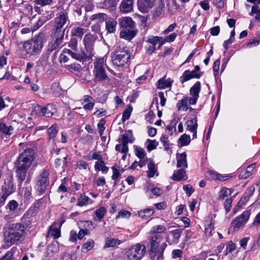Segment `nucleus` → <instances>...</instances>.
<instances>
[{
	"mask_svg": "<svg viewBox=\"0 0 260 260\" xmlns=\"http://www.w3.org/2000/svg\"><path fill=\"white\" fill-rule=\"evenodd\" d=\"M59 12L54 19V22L51 31V41L48 43L46 53L49 55L53 51H58L64 45L63 39L66 27L70 24L68 8L64 9L62 6L58 8Z\"/></svg>",
	"mask_w": 260,
	"mask_h": 260,
	"instance_id": "1",
	"label": "nucleus"
},
{
	"mask_svg": "<svg viewBox=\"0 0 260 260\" xmlns=\"http://www.w3.org/2000/svg\"><path fill=\"white\" fill-rule=\"evenodd\" d=\"M34 151L26 149L18 157L15 162L16 176L21 183L25 179L26 173L34 159Z\"/></svg>",
	"mask_w": 260,
	"mask_h": 260,
	"instance_id": "2",
	"label": "nucleus"
},
{
	"mask_svg": "<svg viewBox=\"0 0 260 260\" xmlns=\"http://www.w3.org/2000/svg\"><path fill=\"white\" fill-rule=\"evenodd\" d=\"M45 40V34L39 33L23 43V50L29 56H37L42 52Z\"/></svg>",
	"mask_w": 260,
	"mask_h": 260,
	"instance_id": "3",
	"label": "nucleus"
},
{
	"mask_svg": "<svg viewBox=\"0 0 260 260\" xmlns=\"http://www.w3.org/2000/svg\"><path fill=\"white\" fill-rule=\"evenodd\" d=\"M26 228L24 224L21 223L11 224L5 234V240L6 243H10L11 245L17 244L24 236Z\"/></svg>",
	"mask_w": 260,
	"mask_h": 260,
	"instance_id": "4",
	"label": "nucleus"
},
{
	"mask_svg": "<svg viewBox=\"0 0 260 260\" xmlns=\"http://www.w3.org/2000/svg\"><path fill=\"white\" fill-rule=\"evenodd\" d=\"M162 237L159 235H155L150 239V255L152 260H163L164 251L167 245L166 243L160 245Z\"/></svg>",
	"mask_w": 260,
	"mask_h": 260,
	"instance_id": "5",
	"label": "nucleus"
},
{
	"mask_svg": "<svg viewBox=\"0 0 260 260\" xmlns=\"http://www.w3.org/2000/svg\"><path fill=\"white\" fill-rule=\"evenodd\" d=\"M131 55L126 47L117 46L111 56V61L115 68L123 67L130 59Z\"/></svg>",
	"mask_w": 260,
	"mask_h": 260,
	"instance_id": "6",
	"label": "nucleus"
},
{
	"mask_svg": "<svg viewBox=\"0 0 260 260\" xmlns=\"http://www.w3.org/2000/svg\"><path fill=\"white\" fill-rule=\"evenodd\" d=\"M93 73L94 82H100L108 79V76L104 68V60L103 58H100L94 63Z\"/></svg>",
	"mask_w": 260,
	"mask_h": 260,
	"instance_id": "7",
	"label": "nucleus"
},
{
	"mask_svg": "<svg viewBox=\"0 0 260 260\" xmlns=\"http://www.w3.org/2000/svg\"><path fill=\"white\" fill-rule=\"evenodd\" d=\"M146 247L140 244H137L126 251L127 260H141L145 252Z\"/></svg>",
	"mask_w": 260,
	"mask_h": 260,
	"instance_id": "8",
	"label": "nucleus"
},
{
	"mask_svg": "<svg viewBox=\"0 0 260 260\" xmlns=\"http://www.w3.org/2000/svg\"><path fill=\"white\" fill-rule=\"evenodd\" d=\"M49 172L44 170L37 177L36 188L40 194L44 193L49 185Z\"/></svg>",
	"mask_w": 260,
	"mask_h": 260,
	"instance_id": "9",
	"label": "nucleus"
},
{
	"mask_svg": "<svg viewBox=\"0 0 260 260\" xmlns=\"http://www.w3.org/2000/svg\"><path fill=\"white\" fill-rule=\"evenodd\" d=\"M67 52L71 55V56L80 61H84L88 60L92 56L85 49H81L80 50L77 49L76 50H67Z\"/></svg>",
	"mask_w": 260,
	"mask_h": 260,
	"instance_id": "10",
	"label": "nucleus"
},
{
	"mask_svg": "<svg viewBox=\"0 0 260 260\" xmlns=\"http://www.w3.org/2000/svg\"><path fill=\"white\" fill-rule=\"evenodd\" d=\"M97 36L91 34H86L83 39L84 49L89 53L91 56L94 54V45Z\"/></svg>",
	"mask_w": 260,
	"mask_h": 260,
	"instance_id": "11",
	"label": "nucleus"
},
{
	"mask_svg": "<svg viewBox=\"0 0 260 260\" xmlns=\"http://www.w3.org/2000/svg\"><path fill=\"white\" fill-rule=\"evenodd\" d=\"M250 213L245 211L241 215L237 217L232 222V226L235 230L238 231L241 227L243 226L249 219Z\"/></svg>",
	"mask_w": 260,
	"mask_h": 260,
	"instance_id": "12",
	"label": "nucleus"
},
{
	"mask_svg": "<svg viewBox=\"0 0 260 260\" xmlns=\"http://www.w3.org/2000/svg\"><path fill=\"white\" fill-rule=\"evenodd\" d=\"M255 191V187L253 185L249 187L245 192H244L243 196L241 197L240 200L238 203L237 208L240 209L243 208L246 205V203L249 200V198L252 196Z\"/></svg>",
	"mask_w": 260,
	"mask_h": 260,
	"instance_id": "13",
	"label": "nucleus"
},
{
	"mask_svg": "<svg viewBox=\"0 0 260 260\" xmlns=\"http://www.w3.org/2000/svg\"><path fill=\"white\" fill-rule=\"evenodd\" d=\"M127 135L123 134L121 137V144L122 148L121 149V152H128V147L127 145L128 143H133L134 141L135 138L133 137L132 131L129 129L127 131Z\"/></svg>",
	"mask_w": 260,
	"mask_h": 260,
	"instance_id": "14",
	"label": "nucleus"
},
{
	"mask_svg": "<svg viewBox=\"0 0 260 260\" xmlns=\"http://www.w3.org/2000/svg\"><path fill=\"white\" fill-rule=\"evenodd\" d=\"M155 0H138L139 10L142 13L148 12L153 6Z\"/></svg>",
	"mask_w": 260,
	"mask_h": 260,
	"instance_id": "15",
	"label": "nucleus"
},
{
	"mask_svg": "<svg viewBox=\"0 0 260 260\" xmlns=\"http://www.w3.org/2000/svg\"><path fill=\"white\" fill-rule=\"evenodd\" d=\"M38 108L41 110L42 115L46 117H51L56 112V108L53 104H49L43 107L38 105Z\"/></svg>",
	"mask_w": 260,
	"mask_h": 260,
	"instance_id": "16",
	"label": "nucleus"
},
{
	"mask_svg": "<svg viewBox=\"0 0 260 260\" xmlns=\"http://www.w3.org/2000/svg\"><path fill=\"white\" fill-rule=\"evenodd\" d=\"M138 31L133 28H123L120 33V37L126 40L130 41L137 34Z\"/></svg>",
	"mask_w": 260,
	"mask_h": 260,
	"instance_id": "17",
	"label": "nucleus"
},
{
	"mask_svg": "<svg viewBox=\"0 0 260 260\" xmlns=\"http://www.w3.org/2000/svg\"><path fill=\"white\" fill-rule=\"evenodd\" d=\"M120 20L119 24L121 27L123 28H134L135 26V23L133 20L132 18L129 17H125Z\"/></svg>",
	"mask_w": 260,
	"mask_h": 260,
	"instance_id": "18",
	"label": "nucleus"
},
{
	"mask_svg": "<svg viewBox=\"0 0 260 260\" xmlns=\"http://www.w3.org/2000/svg\"><path fill=\"white\" fill-rule=\"evenodd\" d=\"M206 174L208 175L210 179L218 180L221 181L226 180L230 177L229 175L223 176L222 175L213 170H209L206 172Z\"/></svg>",
	"mask_w": 260,
	"mask_h": 260,
	"instance_id": "19",
	"label": "nucleus"
},
{
	"mask_svg": "<svg viewBox=\"0 0 260 260\" xmlns=\"http://www.w3.org/2000/svg\"><path fill=\"white\" fill-rule=\"evenodd\" d=\"M134 0H123L120 5V9L121 12L127 13L132 11L133 9Z\"/></svg>",
	"mask_w": 260,
	"mask_h": 260,
	"instance_id": "20",
	"label": "nucleus"
},
{
	"mask_svg": "<svg viewBox=\"0 0 260 260\" xmlns=\"http://www.w3.org/2000/svg\"><path fill=\"white\" fill-rule=\"evenodd\" d=\"M65 68L76 76H79L82 70L81 66L79 63H73L66 65Z\"/></svg>",
	"mask_w": 260,
	"mask_h": 260,
	"instance_id": "21",
	"label": "nucleus"
},
{
	"mask_svg": "<svg viewBox=\"0 0 260 260\" xmlns=\"http://www.w3.org/2000/svg\"><path fill=\"white\" fill-rule=\"evenodd\" d=\"M146 42L152 44V45L155 46L158 43H160L159 47H161L165 44L164 38L158 36H150L146 41Z\"/></svg>",
	"mask_w": 260,
	"mask_h": 260,
	"instance_id": "22",
	"label": "nucleus"
},
{
	"mask_svg": "<svg viewBox=\"0 0 260 260\" xmlns=\"http://www.w3.org/2000/svg\"><path fill=\"white\" fill-rule=\"evenodd\" d=\"M197 117H195L194 118L187 120L185 122V125L186 126V129L187 131L189 132L195 131L196 129H197L198 128V123H197Z\"/></svg>",
	"mask_w": 260,
	"mask_h": 260,
	"instance_id": "23",
	"label": "nucleus"
},
{
	"mask_svg": "<svg viewBox=\"0 0 260 260\" xmlns=\"http://www.w3.org/2000/svg\"><path fill=\"white\" fill-rule=\"evenodd\" d=\"M121 242L117 239L112 237H107L105 239V245L104 248L113 247L119 245Z\"/></svg>",
	"mask_w": 260,
	"mask_h": 260,
	"instance_id": "24",
	"label": "nucleus"
},
{
	"mask_svg": "<svg viewBox=\"0 0 260 260\" xmlns=\"http://www.w3.org/2000/svg\"><path fill=\"white\" fill-rule=\"evenodd\" d=\"M177 167L178 168L183 167L184 168L187 167L186 154L185 152L181 153L177 157Z\"/></svg>",
	"mask_w": 260,
	"mask_h": 260,
	"instance_id": "25",
	"label": "nucleus"
},
{
	"mask_svg": "<svg viewBox=\"0 0 260 260\" xmlns=\"http://www.w3.org/2000/svg\"><path fill=\"white\" fill-rule=\"evenodd\" d=\"M186 172L185 170L180 169L176 171H174L173 175L172 177V179L175 181H180L182 179L184 180L185 177Z\"/></svg>",
	"mask_w": 260,
	"mask_h": 260,
	"instance_id": "26",
	"label": "nucleus"
},
{
	"mask_svg": "<svg viewBox=\"0 0 260 260\" xmlns=\"http://www.w3.org/2000/svg\"><path fill=\"white\" fill-rule=\"evenodd\" d=\"M13 131V127L11 125H7L6 124L0 121V132L6 135H11Z\"/></svg>",
	"mask_w": 260,
	"mask_h": 260,
	"instance_id": "27",
	"label": "nucleus"
},
{
	"mask_svg": "<svg viewBox=\"0 0 260 260\" xmlns=\"http://www.w3.org/2000/svg\"><path fill=\"white\" fill-rule=\"evenodd\" d=\"M154 213L153 208H148L138 212V215L142 218L146 219L152 216Z\"/></svg>",
	"mask_w": 260,
	"mask_h": 260,
	"instance_id": "28",
	"label": "nucleus"
},
{
	"mask_svg": "<svg viewBox=\"0 0 260 260\" xmlns=\"http://www.w3.org/2000/svg\"><path fill=\"white\" fill-rule=\"evenodd\" d=\"M201 85L199 81H197L190 89V94L192 96L199 97Z\"/></svg>",
	"mask_w": 260,
	"mask_h": 260,
	"instance_id": "29",
	"label": "nucleus"
},
{
	"mask_svg": "<svg viewBox=\"0 0 260 260\" xmlns=\"http://www.w3.org/2000/svg\"><path fill=\"white\" fill-rule=\"evenodd\" d=\"M86 29L84 28L80 27H74L71 30V34L72 37H77L82 38V36L85 33Z\"/></svg>",
	"mask_w": 260,
	"mask_h": 260,
	"instance_id": "30",
	"label": "nucleus"
},
{
	"mask_svg": "<svg viewBox=\"0 0 260 260\" xmlns=\"http://www.w3.org/2000/svg\"><path fill=\"white\" fill-rule=\"evenodd\" d=\"M2 192L10 196L14 192V187L13 182L8 181L7 183H5L2 187Z\"/></svg>",
	"mask_w": 260,
	"mask_h": 260,
	"instance_id": "31",
	"label": "nucleus"
},
{
	"mask_svg": "<svg viewBox=\"0 0 260 260\" xmlns=\"http://www.w3.org/2000/svg\"><path fill=\"white\" fill-rule=\"evenodd\" d=\"M115 4L114 1L105 0L103 3H101L100 6L102 8L109 10V11H112L114 10Z\"/></svg>",
	"mask_w": 260,
	"mask_h": 260,
	"instance_id": "32",
	"label": "nucleus"
},
{
	"mask_svg": "<svg viewBox=\"0 0 260 260\" xmlns=\"http://www.w3.org/2000/svg\"><path fill=\"white\" fill-rule=\"evenodd\" d=\"M173 80L170 79L167 80L165 79L164 78L159 79L157 82L158 88H166L170 87L172 86Z\"/></svg>",
	"mask_w": 260,
	"mask_h": 260,
	"instance_id": "33",
	"label": "nucleus"
},
{
	"mask_svg": "<svg viewBox=\"0 0 260 260\" xmlns=\"http://www.w3.org/2000/svg\"><path fill=\"white\" fill-rule=\"evenodd\" d=\"M54 224L50 226L48 233V237H53L54 239H56L60 236V231L56 228L54 227Z\"/></svg>",
	"mask_w": 260,
	"mask_h": 260,
	"instance_id": "34",
	"label": "nucleus"
},
{
	"mask_svg": "<svg viewBox=\"0 0 260 260\" xmlns=\"http://www.w3.org/2000/svg\"><path fill=\"white\" fill-rule=\"evenodd\" d=\"M117 22L114 20H110L106 22V28L109 33H113L116 30Z\"/></svg>",
	"mask_w": 260,
	"mask_h": 260,
	"instance_id": "35",
	"label": "nucleus"
},
{
	"mask_svg": "<svg viewBox=\"0 0 260 260\" xmlns=\"http://www.w3.org/2000/svg\"><path fill=\"white\" fill-rule=\"evenodd\" d=\"M214 229V223L211 221L210 222L206 221L205 234L206 237H210L211 236V232Z\"/></svg>",
	"mask_w": 260,
	"mask_h": 260,
	"instance_id": "36",
	"label": "nucleus"
},
{
	"mask_svg": "<svg viewBox=\"0 0 260 260\" xmlns=\"http://www.w3.org/2000/svg\"><path fill=\"white\" fill-rule=\"evenodd\" d=\"M135 154L139 159L145 158L146 157V153L144 149L139 146H134Z\"/></svg>",
	"mask_w": 260,
	"mask_h": 260,
	"instance_id": "37",
	"label": "nucleus"
},
{
	"mask_svg": "<svg viewBox=\"0 0 260 260\" xmlns=\"http://www.w3.org/2000/svg\"><path fill=\"white\" fill-rule=\"evenodd\" d=\"M94 167L96 170L101 171L104 173H107L109 170L108 167L105 165L104 161L103 160L96 161Z\"/></svg>",
	"mask_w": 260,
	"mask_h": 260,
	"instance_id": "38",
	"label": "nucleus"
},
{
	"mask_svg": "<svg viewBox=\"0 0 260 260\" xmlns=\"http://www.w3.org/2000/svg\"><path fill=\"white\" fill-rule=\"evenodd\" d=\"M178 142L182 146L188 145L190 142V136L185 134L182 135L179 139Z\"/></svg>",
	"mask_w": 260,
	"mask_h": 260,
	"instance_id": "39",
	"label": "nucleus"
},
{
	"mask_svg": "<svg viewBox=\"0 0 260 260\" xmlns=\"http://www.w3.org/2000/svg\"><path fill=\"white\" fill-rule=\"evenodd\" d=\"M193 79L191 74L190 73V70H187L185 71L182 76L180 78V82L183 84L184 82Z\"/></svg>",
	"mask_w": 260,
	"mask_h": 260,
	"instance_id": "40",
	"label": "nucleus"
},
{
	"mask_svg": "<svg viewBox=\"0 0 260 260\" xmlns=\"http://www.w3.org/2000/svg\"><path fill=\"white\" fill-rule=\"evenodd\" d=\"M94 242L92 240H89L84 243L82 247L81 251L82 252L86 253L91 250L94 246Z\"/></svg>",
	"mask_w": 260,
	"mask_h": 260,
	"instance_id": "41",
	"label": "nucleus"
},
{
	"mask_svg": "<svg viewBox=\"0 0 260 260\" xmlns=\"http://www.w3.org/2000/svg\"><path fill=\"white\" fill-rule=\"evenodd\" d=\"M148 170L147 171V176L149 178L153 177L156 171L155 164L152 161H150L148 164Z\"/></svg>",
	"mask_w": 260,
	"mask_h": 260,
	"instance_id": "42",
	"label": "nucleus"
},
{
	"mask_svg": "<svg viewBox=\"0 0 260 260\" xmlns=\"http://www.w3.org/2000/svg\"><path fill=\"white\" fill-rule=\"evenodd\" d=\"M106 213V209L104 207H100V208L96 209L95 211V214L100 221H101L104 218Z\"/></svg>",
	"mask_w": 260,
	"mask_h": 260,
	"instance_id": "43",
	"label": "nucleus"
},
{
	"mask_svg": "<svg viewBox=\"0 0 260 260\" xmlns=\"http://www.w3.org/2000/svg\"><path fill=\"white\" fill-rule=\"evenodd\" d=\"M58 127L57 125L53 124L48 129V136L50 139L54 138L58 133Z\"/></svg>",
	"mask_w": 260,
	"mask_h": 260,
	"instance_id": "44",
	"label": "nucleus"
},
{
	"mask_svg": "<svg viewBox=\"0 0 260 260\" xmlns=\"http://www.w3.org/2000/svg\"><path fill=\"white\" fill-rule=\"evenodd\" d=\"M182 233V230L176 229L172 230L170 232V233L173 236V240L175 243H178L180 238L181 236Z\"/></svg>",
	"mask_w": 260,
	"mask_h": 260,
	"instance_id": "45",
	"label": "nucleus"
},
{
	"mask_svg": "<svg viewBox=\"0 0 260 260\" xmlns=\"http://www.w3.org/2000/svg\"><path fill=\"white\" fill-rule=\"evenodd\" d=\"M132 110L133 108L130 105L124 110L122 116V121L123 122L128 120L129 118Z\"/></svg>",
	"mask_w": 260,
	"mask_h": 260,
	"instance_id": "46",
	"label": "nucleus"
},
{
	"mask_svg": "<svg viewBox=\"0 0 260 260\" xmlns=\"http://www.w3.org/2000/svg\"><path fill=\"white\" fill-rule=\"evenodd\" d=\"M232 190L228 188H223L220 192L219 200H223L225 197L232 194Z\"/></svg>",
	"mask_w": 260,
	"mask_h": 260,
	"instance_id": "47",
	"label": "nucleus"
},
{
	"mask_svg": "<svg viewBox=\"0 0 260 260\" xmlns=\"http://www.w3.org/2000/svg\"><path fill=\"white\" fill-rule=\"evenodd\" d=\"M160 141L162 143L165 150H168L169 149L170 144L169 141V137L167 135H162L160 137Z\"/></svg>",
	"mask_w": 260,
	"mask_h": 260,
	"instance_id": "48",
	"label": "nucleus"
},
{
	"mask_svg": "<svg viewBox=\"0 0 260 260\" xmlns=\"http://www.w3.org/2000/svg\"><path fill=\"white\" fill-rule=\"evenodd\" d=\"M147 142H149V144L147 146L146 148L148 151H151V150L155 149L158 145V142L156 141L155 140H151L150 139H148L147 140Z\"/></svg>",
	"mask_w": 260,
	"mask_h": 260,
	"instance_id": "49",
	"label": "nucleus"
},
{
	"mask_svg": "<svg viewBox=\"0 0 260 260\" xmlns=\"http://www.w3.org/2000/svg\"><path fill=\"white\" fill-rule=\"evenodd\" d=\"M78 41L76 38H72L68 42V47L72 49L71 50H76L78 48Z\"/></svg>",
	"mask_w": 260,
	"mask_h": 260,
	"instance_id": "50",
	"label": "nucleus"
},
{
	"mask_svg": "<svg viewBox=\"0 0 260 260\" xmlns=\"http://www.w3.org/2000/svg\"><path fill=\"white\" fill-rule=\"evenodd\" d=\"M18 207V203L15 200H11L7 205V208L11 211H15Z\"/></svg>",
	"mask_w": 260,
	"mask_h": 260,
	"instance_id": "51",
	"label": "nucleus"
},
{
	"mask_svg": "<svg viewBox=\"0 0 260 260\" xmlns=\"http://www.w3.org/2000/svg\"><path fill=\"white\" fill-rule=\"evenodd\" d=\"M166 230V228L161 225L154 226L151 230L153 233H162Z\"/></svg>",
	"mask_w": 260,
	"mask_h": 260,
	"instance_id": "52",
	"label": "nucleus"
},
{
	"mask_svg": "<svg viewBox=\"0 0 260 260\" xmlns=\"http://www.w3.org/2000/svg\"><path fill=\"white\" fill-rule=\"evenodd\" d=\"M89 200V197L86 196H81L78 200L77 205L81 207L83 206Z\"/></svg>",
	"mask_w": 260,
	"mask_h": 260,
	"instance_id": "53",
	"label": "nucleus"
},
{
	"mask_svg": "<svg viewBox=\"0 0 260 260\" xmlns=\"http://www.w3.org/2000/svg\"><path fill=\"white\" fill-rule=\"evenodd\" d=\"M188 100V98L186 97L181 100H179L178 102L177 106L179 110H181V109H183V108H186L187 107Z\"/></svg>",
	"mask_w": 260,
	"mask_h": 260,
	"instance_id": "54",
	"label": "nucleus"
},
{
	"mask_svg": "<svg viewBox=\"0 0 260 260\" xmlns=\"http://www.w3.org/2000/svg\"><path fill=\"white\" fill-rule=\"evenodd\" d=\"M105 15L104 13H99L92 15L90 19L92 20H97L98 22H102L104 20Z\"/></svg>",
	"mask_w": 260,
	"mask_h": 260,
	"instance_id": "55",
	"label": "nucleus"
},
{
	"mask_svg": "<svg viewBox=\"0 0 260 260\" xmlns=\"http://www.w3.org/2000/svg\"><path fill=\"white\" fill-rule=\"evenodd\" d=\"M14 253L12 250L8 251L6 254L0 258V260H11L13 259Z\"/></svg>",
	"mask_w": 260,
	"mask_h": 260,
	"instance_id": "56",
	"label": "nucleus"
},
{
	"mask_svg": "<svg viewBox=\"0 0 260 260\" xmlns=\"http://www.w3.org/2000/svg\"><path fill=\"white\" fill-rule=\"evenodd\" d=\"M131 215V213L128 211L125 210H121L118 212V215L116 216V218L119 217L125 218L128 217Z\"/></svg>",
	"mask_w": 260,
	"mask_h": 260,
	"instance_id": "57",
	"label": "nucleus"
},
{
	"mask_svg": "<svg viewBox=\"0 0 260 260\" xmlns=\"http://www.w3.org/2000/svg\"><path fill=\"white\" fill-rule=\"evenodd\" d=\"M177 124V121L175 119H173L170 124L167 126V129L172 132V134L173 133V131H176V125Z\"/></svg>",
	"mask_w": 260,
	"mask_h": 260,
	"instance_id": "58",
	"label": "nucleus"
},
{
	"mask_svg": "<svg viewBox=\"0 0 260 260\" xmlns=\"http://www.w3.org/2000/svg\"><path fill=\"white\" fill-rule=\"evenodd\" d=\"M232 202H233V199L231 198H228L225 200V201L224 203V208L225 209L226 213L229 212L230 211V208H231V205L232 204Z\"/></svg>",
	"mask_w": 260,
	"mask_h": 260,
	"instance_id": "59",
	"label": "nucleus"
},
{
	"mask_svg": "<svg viewBox=\"0 0 260 260\" xmlns=\"http://www.w3.org/2000/svg\"><path fill=\"white\" fill-rule=\"evenodd\" d=\"M252 170H251V168L247 167L246 171L241 173L240 176L242 178H247L252 175Z\"/></svg>",
	"mask_w": 260,
	"mask_h": 260,
	"instance_id": "60",
	"label": "nucleus"
},
{
	"mask_svg": "<svg viewBox=\"0 0 260 260\" xmlns=\"http://www.w3.org/2000/svg\"><path fill=\"white\" fill-rule=\"evenodd\" d=\"M35 2L37 5L45 6L50 5L52 3V0H35Z\"/></svg>",
	"mask_w": 260,
	"mask_h": 260,
	"instance_id": "61",
	"label": "nucleus"
},
{
	"mask_svg": "<svg viewBox=\"0 0 260 260\" xmlns=\"http://www.w3.org/2000/svg\"><path fill=\"white\" fill-rule=\"evenodd\" d=\"M235 244L232 241L229 242L226 246V254L232 252L235 250Z\"/></svg>",
	"mask_w": 260,
	"mask_h": 260,
	"instance_id": "62",
	"label": "nucleus"
},
{
	"mask_svg": "<svg viewBox=\"0 0 260 260\" xmlns=\"http://www.w3.org/2000/svg\"><path fill=\"white\" fill-rule=\"evenodd\" d=\"M151 191L154 196L157 197L160 196L164 193L163 190L157 187L152 188Z\"/></svg>",
	"mask_w": 260,
	"mask_h": 260,
	"instance_id": "63",
	"label": "nucleus"
},
{
	"mask_svg": "<svg viewBox=\"0 0 260 260\" xmlns=\"http://www.w3.org/2000/svg\"><path fill=\"white\" fill-rule=\"evenodd\" d=\"M252 225L257 228H260V212L255 216Z\"/></svg>",
	"mask_w": 260,
	"mask_h": 260,
	"instance_id": "64",
	"label": "nucleus"
}]
</instances>
